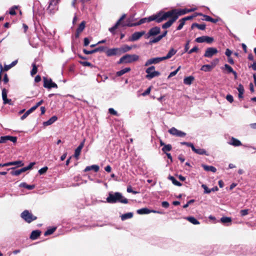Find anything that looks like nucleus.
<instances>
[{"label": "nucleus", "instance_id": "1", "mask_svg": "<svg viewBox=\"0 0 256 256\" xmlns=\"http://www.w3.org/2000/svg\"><path fill=\"white\" fill-rule=\"evenodd\" d=\"M196 8H184V9H173L172 10L164 12L166 20L170 18V20L166 23L162 25V28L166 29L170 28L174 22L178 18L179 16L185 14L187 13L194 12L196 10Z\"/></svg>", "mask_w": 256, "mask_h": 256}, {"label": "nucleus", "instance_id": "2", "mask_svg": "<svg viewBox=\"0 0 256 256\" xmlns=\"http://www.w3.org/2000/svg\"><path fill=\"white\" fill-rule=\"evenodd\" d=\"M166 20L164 12L160 10L155 14L150 16L148 18H144L140 19L137 22L135 23H128L126 24H123V26H127L128 27H132L137 26H140L146 22H149L152 21H155L158 23H160L162 21Z\"/></svg>", "mask_w": 256, "mask_h": 256}, {"label": "nucleus", "instance_id": "3", "mask_svg": "<svg viewBox=\"0 0 256 256\" xmlns=\"http://www.w3.org/2000/svg\"><path fill=\"white\" fill-rule=\"evenodd\" d=\"M106 202L110 204L120 202L126 204L128 202V200L119 192H116L114 194L110 192L106 198Z\"/></svg>", "mask_w": 256, "mask_h": 256}, {"label": "nucleus", "instance_id": "4", "mask_svg": "<svg viewBox=\"0 0 256 256\" xmlns=\"http://www.w3.org/2000/svg\"><path fill=\"white\" fill-rule=\"evenodd\" d=\"M139 59V56L136 54H126L122 56L117 64H129L137 61Z\"/></svg>", "mask_w": 256, "mask_h": 256}, {"label": "nucleus", "instance_id": "5", "mask_svg": "<svg viewBox=\"0 0 256 256\" xmlns=\"http://www.w3.org/2000/svg\"><path fill=\"white\" fill-rule=\"evenodd\" d=\"M155 67L154 66H151L148 68L146 70V72L147 74L146 76V78L148 80H151L152 78L158 76H160V73L158 71H156Z\"/></svg>", "mask_w": 256, "mask_h": 256}, {"label": "nucleus", "instance_id": "6", "mask_svg": "<svg viewBox=\"0 0 256 256\" xmlns=\"http://www.w3.org/2000/svg\"><path fill=\"white\" fill-rule=\"evenodd\" d=\"M20 216L22 218L28 223H30L37 218L36 216L32 215V214L28 210H24L21 214Z\"/></svg>", "mask_w": 256, "mask_h": 256}, {"label": "nucleus", "instance_id": "7", "mask_svg": "<svg viewBox=\"0 0 256 256\" xmlns=\"http://www.w3.org/2000/svg\"><path fill=\"white\" fill-rule=\"evenodd\" d=\"M58 0H52L49 4L47 10L52 14L58 10Z\"/></svg>", "mask_w": 256, "mask_h": 256}, {"label": "nucleus", "instance_id": "8", "mask_svg": "<svg viewBox=\"0 0 256 256\" xmlns=\"http://www.w3.org/2000/svg\"><path fill=\"white\" fill-rule=\"evenodd\" d=\"M44 86L46 88L50 89L52 88H57V85L56 83L52 82V79L48 78L46 77L44 78Z\"/></svg>", "mask_w": 256, "mask_h": 256}, {"label": "nucleus", "instance_id": "9", "mask_svg": "<svg viewBox=\"0 0 256 256\" xmlns=\"http://www.w3.org/2000/svg\"><path fill=\"white\" fill-rule=\"evenodd\" d=\"M195 41L198 43H202L204 42H206L208 44H210L214 41V38L212 37H210L208 36H202L200 37L197 38Z\"/></svg>", "mask_w": 256, "mask_h": 256}, {"label": "nucleus", "instance_id": "10", "mask_svg": "<svg viewBox=\"0 0 256 256\" xmlns=\"http://www.w3.org/2000/svg\"><path fill=\"white\" fill-rule=\"evenodd\" d=\"M160 32V28L158 26L152 28L150 30L148 34L146 36V38H148L150 36H154L159 34Z\"/></svg>", "mask_w": 256, "mask_h": 256}, {"label": "nucleus", "instance_id": "11", "mask_svg": "<svg viewBox=\"0 0 256 256\" xmlns=\"http://www.w3.org/2000/svg\"><path fill=\"white\" fill-rule=\"evenodd\" d=\"M218 52V50L216 48L212 47L208 48L206 50L204 56L206 58H211L214 55L216 54Z\"/></svg>", "mask_w": 256, "mask_h": 256}, {"label": "nucleus", "instance_id": "12", "mask_svg": "<svg viewBox=\"0 0 256 256\" xmlns=\"http://www.w3.org/2000/svg\"><path fill=\"white\" fill-rule=\"evenodd\" d=\"M162 60H164L162 57L152 58L147 60L144 64V66H147L152 64H157Z\"/></svg>", "mask_w": 256, "mask_h": 256}, {"label": "nucleus", "instance_id": "13", "mask_svg": "<svg viewBox=\"0 0 256 256\" xmlns=\"http://www.w3.org/2000/svg\"><path fill=\"white\" fill-rule=\"evenodd\" d=\"M144 34V31L135 32L132 35L131 37L129 39V40L131 42L136 41L139 40Z\"/></svg>", "mask_w": 256, "mask_h": 256}, {"label": "nucleus", "instance_id": "14", "mask_svg": "<svg viewBox=\"0 0 256 256\" xmlns=\"http://www.w3.org/2000/svg\"><path fill=\"white\" fill-rule=\"evenodd\" d=\"M106 54L108 56H111L116 55H120L118 48H110L107 50Z\"/></svg>", "mask_w": 256, "mask_h": 256}, {"label": "nucleus", "instance_id": "15", "mask_svg": "<svg viewBox=\"0 0 256 256\" xmlns=\"http://www.w3.org/2000/svg\"><path fill=\"white\" fill-rule=\"evenodd\" d=\"M136 212L138 214H150V212H154V213L158 212V213H159V212H156V211L154 210H149L148 208H142L138 210L137 211H136Z\"/></svg>", "mask_w": 256, "mask_h": 256}, {"label": "nucleus", "instance_id": "16", "mask_svg": "<svg viewBox=\"0 0 256 256\" xmlns=\"http://www.w3.org/2000/svg\"><path fill=\"white\" fill-rule=\"evenodd\" d=\"M84 140L82 142L78 147L76 149L74 152V156L78 160L80 154L81 150L84 146Z\"/></svg>", "mask_w": 256, "mask_h": 256}, {"label": "nucleus", "instance_id": "17", "mask_svg": "<svg viewBox=\"0 0 256 256\" xmlns=\"http://www.w3.org/2000/svg\"><path fill=\"white\" fill-rule=\"evenodd\" d=\"M168 33L167 30H165L163 34L160 36H158L156 38H154V39L150 40V44H154L160 41Z\"/></svg>", "mask_w": 256, "mask_h": 256}, {"label": "nucleus", "instance_id": "18", "mask_svg": "<svg viewBox=\"0 0 256 256\" xmlns=\"http://www.w3.org/2000/svg\"><path fill=\"white\" fill-rule=\"evenodd\" d=\"M192 150L195 153L200 154V155H206L208 156V154H207L206 150L204 149L203 148H196L194 146L192 148Z\"/></svg>", "mask_w": 256, "mask_h": 256}, {"label": "nucleus", "instance_id": "19", "mask_svg": "<svg viewBox=\"0 0 256 256\" xmlns=\"http://www.w3.org/2000/svg\"><path fill=\"white\" fill-rule=\"evenodd\" d=\"M2 140H3L4 143L6 142V141L9 140L15 143L16 142L17 138L16 136H2Z\"/></svg>", "mask_w": 256, "mask_h": 256}, {"label": "nucleus", "instance_id": "20", "mask_svg": "<svg viewBox=\"0 0 256 256\" xmlns=\"http://www.w3.org/2000/svg\"><path fill=\"white\" fill-rule=\"evenodd\" d=\"M176 52L177 51L176 50H174L173 48H172L166 56L162 57L164 60L171 58L176 54Z\"/></svg>", "mask_w": 256, "mask_h": 256}, {"label": "nucleus", "instance_id": "21", "mask_svg": "<svg viewBox=\"0 0 256 256\" xmlns=\"http://www.w3.org/2000/svg\"><path fill=\"white\" fill-rule=\"evenodd\" d=\"M100 167L98 165H92L91 166H86L84 170V172H87L91 170H94L95 172H98L99 170Z\"/></svg>", "mask_w": 256, "mask_h": 256}, {"label": "nucleus", "instance_id": "22", "mask_svg": "<svg viewBox=\"0 0 256 256\" xmlns=\"http://www.w3.org/2000/svg\"><path fill=\"white\" fill-rule=\"evenodd\" d=\"M230 144L234 146H238L242 145V142L238 140L232 138L230 142H228Z\"/></svg>", "mask_w": 256, "mask_h": 256}, {"label": "nucleus", "instance_id": "23", "mask_svg": "<svg viewBox=\"0 0 256 256\" xmlns=\"http://www.w3.org/2000/svg\"><path fill=\"white\" fill-rule=\"evenodd\" d=\"M202 16H204V20H205L206 21H207V22H210L212 23H214V24H216V23L218 22L220 20V18H211L210 16H207V15H205V14H203Z\"/></svg>", "mask_w": 256, "mask_h": 256}, {"label": "nucleus", "instance_id": "24", "mask_svg": "<svg viewBox=\"0 0 256 256\" xmlns=\"http://www.w3.org/2000/svg\"><path fill=\"white\" fill-rule=\"evenodd\" d=\"M132 48V46H130L128 45H124L122 47L118 48L120 50V54L130 51Z\"/></svg>", "mask_w": 256, "mask_h": 256}, {"label": "nucleus", "instance_id": "25", "mask_svg": "<svg viewBox=\"0 0 256 256\" xmlns=\"http://www.w3.org/2000/svg\"><path fill=\"white\" fill-rule=\"evenodd\" d=\"M12 165H18L19 166H22L24 164L20 160L15 161L14 162H9L3 164L2 166H10Z\"/></svg>", "mask_w": 256, "mask_h": 256}, {"label": "nucleus", "instance_id": "26", "mask_svg": "<svg viewBox=\"0 0 256 256\" xmlns=\"http://www.w3.org/2000/svg\"><path fill=\"white\" fill-rule=\"evenodd\" d=\"M194 80V78L193 76L186 77L184 80V83L185 84L190 85L192 84Z\"/></svg>", "mask_w": 256, "mask_h": 256}, {"label": "nucleus", "instance_id": "27", "mask_svg": "<svg viewBox=\"0 0 256 256\" xmlns=\"http://www.w3.org/2000/svg\"><path fill=\"white\" fill-rule=\"evenodd\" d=\"M131 70V68H126L120 71H118L116 73V76H120L124 74L129 72Z\"/></svg>", "mask_w": 256, "mask_h": 256}, {"label": "nucleus", "instance_id": "28", "mask_svg": "<svg viewBox=\"0 0 256 256\" xmlns=\"http://www.w3.org/2000/svg\"><path fill=\"white\" fill-rule=\"evenodd\" d=\"M57 120V117L56 116H53L50 118L48 120L44 122L43 124L44 126H48L52 124L54 122H56Z\"/></svg>", "mask_w": 256, "mask_h": 256}, {"label": "nucleus", "instance_id": "29", "mask_svg": "<svg viewBox=\"0 0 256 256\" xmlns=\"http://www.w3.org/2000/svg\"><path fill=\"white\" fill-rule=\"evenodd\" d=\"M40 234V232L38 230H33L30 234V238L32 240L36 239Z\"/></svg>", "mask_w": 256, "mask_h": 256}, {"label": "nucleus", "instance_id": "30", "mask_svg": "<svg viewBox=\"0 0 256 256\" xmlns=\"http://www.w3.org/2000/svg\"><path fill=\"white\" fill-rule=\"evenodd\" d=\"M202 166L206 171H210L213 172H216V168L213 166L202 164Z\"/></svg>", "mask_w": 256, "mask_h": 256}, {"label": "nucleus", "instance_id": "31", "mask_svg": "<svg viewBox=\"0 0 256 256\" xmlns=\"http://www.w3.org/2000/svg\"><path fill=\"white\" fill-rule=\"evenodd\" d=\"M206 25L205 24H198L197 23H194L192 24L191 26L192 29H193L194 28L196 27L199 30H204L206 28Z\"/></svg>", "mask_w": 256, "mask_h": 256}, {"label": "nucleus", "instance_id": "32", "mask_svg": "<svg viewBox=\"0 0 256 256\" xmlns=\"http://www.w3.org/2000/svg\"><path fill=\"white\" fill-rule=\"evenodd\" d=\"M237 90L238 91V98H243V94L244 91L243 86L242 84H240Z\"/></svg>", "mask_w": 256, "mask_h": 256}, {"label": "nucleus", "instance_id": "33", "mask_svg": "<svg viewBox=\"0 0 256 256\" xmlns=\"http://www.w3.org/2000/svg\"><path fill=\"white\" fill-rule=\"evenodd\" d=\"M133 216L132 212H128L124 214H123L121 216V220H124L126 219L130 218Z\"/></svg>", "mask_w": 256, "mask_h": 256}, {"label": "nucleus", "instance_id": "34", "mask_svg": "<svg viewBox=\"0 0 256 256\" xmlns=\"http://www.w3.org/2000/svg\"><path fill=\"white\" fill-rule=\"evenodd\" d=\"M202 13L196 12L192 16H188L182 18V19L183 20H184L186 22V20H192L193 18H195L196 16H202Z\"/></svg>", "mask_w": 256, "mask_h": 256}, {"label": "nucleus", "instance_id": "35", "mask_svg": "<svg viewBox=\"0 0 256 256\" xmlns=\"http://www.w3.org/2000/svg\"><path fill=\"white\" fill-rule=\"evenodd\" d=\"M186 220H188L190 222L194 224H200V222L194 217L193 216H188L186 218Z\"/></svg>", "mask_w": 256, "mask_h": 256}, {"label": "nucleus", "instance_id": "36", "mask_svg": "<svg viewBox=\"0 0 256 256\" xmlns=\"http://www.w3.org/2000/svg\"><path fill=\"white\" fill-rule=\"evenodd\" d=\"M172 149V146L170 144H165L162 148V150L164 153H166L167 152H170Z\"/></svg>", "mask_w": 256, "mask_h": 256}, {"label": "nucleus", "instance_id": "37", "mask_svg": "<svg viewBox=\"0 0 256 256\" xmlns=\"http://www.w3.org/2000/svg\"><path fill=\"white\" fill-rule=\"evenodd\" d=\"M34 108H32V107L29 109L22 116V117L20 118V119L22 120H24L30 114H31L32 112H33L34 110Z\"/></svg>", "mask_w": 256, "mask_h": 256}, {"label": "nucleus", "instance_id": "38", "mask_svg": "<svg viewBox=\"0 0 256 256\" xmlns=\"http://www.w3.org/2000/svg\"><path fill=\"white\" fill-rule=\"evenodd\" d=\"M168 178L172 180V184L177 186H181L182 184L178 182L173 176H170Z\"/></svg>", "mask_w": 256, "mask_h": 256}, {"label": "nucleus", "instance_id": "39", "mask_svg": "<svg viewBox=\"0 0 256 256\" xmlns=\"http://www.w3.org/2000/svg\"><path fill=\"white\" fill-rule=\"evenodd\" d=\"M212 69V66L210 64L203 65L200 70L204 72H210Z\"/></svg>", "mask_w": 256, "mask_h": 256}, {"label": "nucleus", "instance_id": "40", "mask_svg": "<svg viewBox=\"0 0 256 256\" xmlns=\"http://www.w3.org/2000/svg\"><path fill=\"white\" fill-rule=\"evenodd\" d=\"M20 187H23V188H26L28 190H30L34 189L35 187L34 185H28V184H27L25 182H22V183L20 184Z\"/></svg>", "mask_w": 256, "mask_h": 256}, {"label": "nucleus", "instance_id": "41", "mask_svg": "<svg viewBox=\"0 0 256 256\" xmlns=\"http://www.w3.org/2000/svg\"><path fill=\"white\" fill-rule=\"evenodd\" d=\"M86 26V22L84 21H82L78 26L76 30L78 31V32H82L84 30V29Z\"/></svg>", "mask_w": 256, "mask_h": 256}, {"label": "nucleus", "instance_id": "42", "mask_svg": "<svg viewBox=\"0 0 256 256\" xmlns=\"http://www.w3.org/2000/svg\"><path fill=\"white\" fill-rule=\"evenodd\" d=\"M220 221L223 224L231 222L232 218L230 217L223 216L220 218Z\"/></svg>", "mask_w": 256, "mask_h": 256}, {"label": "nucleus", "instance_id": "43", "mask_svg": "<svg viewBox=\"0 0 256 256\" xmlns=\"http://www.w3.org/2000/svg\"><path fill=\"white\" fill-rule=\"evenodd\" d=\"M56 230V228H55V227L50 228L48 229L45 232L44 235L45 236L50 235V234H53V232Z\"/></svg>", "mask_w": 256, "mask_h": 256}, {"label": "nucleus", "instance_id": "44", "mask_svg": "<svg viewBox=\"0 0 256 256\" xmlns=\"http://www.w3.org/2000/svg\"><path fill=\"white\" fill-rule=\"evenodd\" d=\"M178 130H179L173 127L168 130V132L172 135L176 136L177 133L178 132Z\"/></svg>", "mask_w": 256, "mask_h": 256}, {"label": "nucleus", "instance_id": "45", "mask_svg": "<svg viewBox=\"0 0 256 256\" xmlns=\"http://www.w3.org/2000/svg\"><path fill=\"white\" fill-rule=\"evenodd\" d=\"M32 69L30 72V74L32 76H33L35 74H36L37 70H38V68H37V66L36 65V64L34 63H33L32 64Z\"/></svg>", "mask_w": 256, "mask_h": 256}, {"label": "nucleus", "instance_id": "46", "mask_svg": "<svg viewBox=\"0 0 256 256\" xmlns=\"http://www.w3.org/2000/svg\"><path fill=\"white\" fill-rule=\"evenodd\" d=\"M126 15L125 14H124L116 23L118 24V26L121 25L122 26H124L122 25L125 24L123 22H122L126 18Z\"/></svg>", "mask_w": 256, "mask_h": 256}, {"label": "nucleus", "instance_id": "47", "mask_svg": "<svg viewBox=\"0 0 256 256\" xmlns=\"http://www.w3.org/2000/svg\"><path fill=\"white\" fill-rule=\"evenodd\" d=\"M126 15L125 14H124L116 23L118 24V26L121 25L122 26H124L122 25L125 24L123 22H122L126 18Z\"/></svg>", "mask_w": 256, "mask_h": 256}, {"label": "nucleus", "instance_id": "48", "mask_svg": "<svg viewBox=\"0 0 256 256\" xmlns=\"http://www.w3.org/2000/svg\"><path fill=\"white\" fill-rule=\"evenodd\" d=\"M178 22L180 24L176 28V30H180L185 24V22L183 20L182 18Z\"/></svg>", "mask_w": 256, "mask_h": 256}, {"label": "nucleus", "instance_id": "49", "mask_svg": "<svg viewBox=\"0 0 256 256\" xmlns=\"http://www.w3.org/2000/svg\"><path fill=\"white\" fill-rule=\"evenodd\" d=\"M118 26H119L118 25V24L116 23V24H114V26H113L112 27V28H110L108 30H109V31H110L112 34H115V30H116V29H117V28H118Z\"/></svg>", "mask_w": 256, "mask_h": 256}, {"label": "nucleus", "instance_id": "50", "mask_svg": "<svg viewBox=\"0 0 256 256\" xmlns=\"http://www.w3.org/2000/svg\"><path fill=\"white\" fill-rule=\"evenodd\" d=\"M80 64L84 66L92 67L93 65L90 62L86 61H80Z\"/></svg>", "mask_w": 256, "mask_h": 256}, {"label": "nucleus", "instance_id": "51", "mask_svg": "<svg viewBox=\"0 0 256 256\" xmlns=\"http://www.w3.org/2000/svg\"><path fill=\"white\" fill-rule=\"evenodd\" d=\"M180 66H179L176 70H175L174 71L170 73V74H169V76H168V78L172 77V76H174L175 75H176V74L178 73V72L180 70Z\"/></svg>", "mask_w": 256, "mask_h": 256}, {"label": "nucleus", "instance_id": "52", "mask_svg": "<svg viewBox=\"0 0 256 256\" xmlns=\"http://www.w3.org/2000/svg\"><path fill=\"white\" fill-rule=\"evenodd\" d=\"M7 93L8 91L5 88L2 90V98L4 101H5L6 100L4 99L7 98Z\"/></svg>", "mask_w": 256, "mask_h": 256}, {"label": "nucleus", "instance_id": "53", "mask_svg": "<svg viewBox=\"0 0 256 256\" xmlns=\"http://www.w3.org/2000/svg\"><path fill=\"white\" fill-rule=\"evenodd\" d=\"M224 68L227 70L228 73H232L233 72L232 68L228 64H224Z\"/></svg>", "mask_w": 256, "mask_h": 256}, {"label": "nucleus", "instance_id": "54", "mask_svg": "<svg viewBox=\"0 0 256 256\" xmlns=\"http://www.w3.org/2000/svg\"><path fill=\"white\" fill-rule=\"evenodd\" d=\"M18 8L17 6H12L10 10L9 13L11 15H15L16 14L15 10Z\"/></svg>", "mask_w": 256, "mask_h": 256}, {"label": "nucleus", "instance_id": "55", "mask_svg": "<svg viewBox=\"0 0 256 256\" xmlns=\"http://www.w3.org/2000/svg\"><path fill=\"white\" fill-rule=\"evenodd\" d=\"M202 186L204 189V193L210 194L211 192L210 189H209L206 185L203 184Z\"/></svg>", "mask_w": 256, "mask_h": 256}, {"label": "nucleus", "instance_id": "56", "mask_svg": "<svg viewBox=\"0 0 256 256\" xmlns=\"http://www.w3.org/2000/svg\"><path fill=\"white\" fill-rule=\"evenodd\" d=\"M48 168L47 166H44L42 168H40L39 170H38V173L40 174H44L45 172H46L47 171Z\"/></svg>", "mask_w": 256, "mask_h": 256}, {"label": "nucleus", "instance_id": "57", "mask_svg": "<svg viewBox=\"0 0 256 256\" xmlns=\"http://www.w3.org/2000/svg\"><path fill=\"white\" fill-rule=\"evenodd\" d=\"M241 216H244L247 215L248 214V210L244 209L240 211Z\"/></svg>", "mask_w": 256, "mask_h": 256}, {"label": "nucleus", "instance_id": "58", "mask_svg": "<svg viewBox=\"0 0 256 256\" xmlns=\"http://www.w3.org/2000/svg\"><path fill=\"white\" fill-rule=\"evenodd\" d=\"M108 112L110 114L114 116H118V114L113 108H110L108 109Z\"/></svg>", "mask_w": 256, "mask_h": 256}, {"label": "nucleus", "instance_id": "59", "mask_svg": "<svg viewBox=\"0 0 256 256\" xmlns=\"http://www.w3.org/2000/svg\"><path fill=\"white\" fill-rule=\"evenodd\" d=\"M198 46H196L192 48L191 50H190L188 52V54H191L193 52H198Z\"/></svg>", "mask_w": 256, "mask_h": 256}, {"label": "nucleus", "instance_id": "60", "mask_svg": "<svg viewBox=\"0 0 256 256\" xmlns=\"http://www.w3.org/2000/svg\"><path fill=\"white\" fill-rule=\"evenodd\" d=\"M105 48L104 46H100L94 49V53L98 52H103Z\"/></svg>", "mask_w": 256, "mask_h": 256}, {"label": "nucleus", "instance_id": "61", "mask_svg": "<svg viewBox=\"0 0 256 256\" xmlns=\"http://www.w3.org/2000/svg\"><path fill=\"white\" fill-rule=\"evenodd\" d=\"M180 144H181L182 145H186V146H188V147L191 148H192L194 146V144L192 143H191V142H180Z\"/></svg>", "mask_w": 256, "mask_h": 256}, {"label": "nucleus", "instance_id": "62", "mask_svg": "<svg viewBox=\"0 0 256 256\" xmlns=\"http://www.w3.org/2000/svg\"><path fill=\"white\" fill-rule=\"evenodd\" d=\"M190 42V40H188L186 43L185 44L184 48V52H188V50L190 48V46H189Z\"/></svg>", "mask_w": 256, "mask_h": 256}, {"label": "nucleus", "instance_id": "63", "mask_svg": "<svg viewBox=\"0 0 256 256\" xmlns=\"http://www.w3.org/2000/svg\"><path fill=\"white\" fill-rule=\"evenodd\" d=\"M151 90V87L148 88L142 94V96H146L150 94Z\"/></svg>", "mask_w": 256, "mask_h": 256}, {"label": "nucleus", "instance_id": "64", "mask_svg": "<svg viewBox=\"0 0 256 256\" xmlns=\"http://www.w3.org/2000/svg\"><path fill=\"white\" fill-rule=\"evenodd\" d=\"M226 99L230 103H232L234 101L233 96L230 94H228L226 96Z\"/></svg>", "mask_w": 256, "mask_h": 256}]
</instances>
